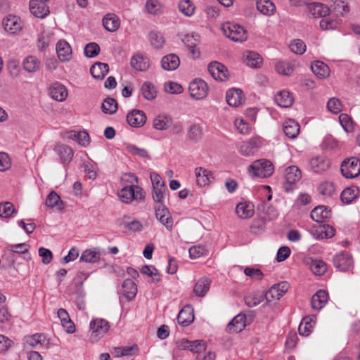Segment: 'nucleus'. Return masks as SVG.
<instances>
[{"label": "nucleus", "instance_id": "338daca9", "mask_svg": "<svg viewBox=\"0 0 360 360\" xmlns=\"http://www.w3.org/2000/svg\"><path fill=\"white\" fill-rule=\"evenodd\" d=\"M84 51L86 57L94 58L100 53V46L95 42H91L85 46Z\"/></svg>", "mask_w": 360, "mask_h": 360}, {"label": "nucleus", "instance_id": "c756f323", "mask_svg": "<svg viewBox=\"0 0 360 360\" xmlns=\"http://www.w3.org/2000/svg\"><path fill=\"white\" fill-rule=\"evenodd\" d=\"M311 69L313 73L320 79H326L330 75V69L324 63L316 60L311 63Z\"/></svg>", "mask_w": 360, "mask_h": 360}, {"label": "nucleus", "instance_id": "864d4df0", "mask_svg": "<svg viewBox=\"0 0 360 360\" xmlns=\"http://www.w3.org/2000/svg\"><path fill=\"white\" fill-rule=\"evenodd\" d=\"M319 193L324 197H332L335 193V185L330 181H323L318 187Z\"/></svg>", "mask_w": 360, "mask_h": 360}, {"label": "nucleus", "instance_id": "4d7b16f0", "mask_svg": "<svg viewBox=\"0 0 360 360\" xmlns=\"http://www.w3.org/2000/svg\"><path fill=\"white\" fill-rule=\"evenodd\" d=\"M100 259V252L96 250H84L80 257V260L88 262L94 263Z\"/></svg>", "mask_w": 360, "mask_h": 360}, {"label": "nucleus", "instance_id": "8fccbe9b", "mask_svg": "<svg viewBox=\"0 0 360 360\" xmlns=\"http://www.w3.org/2000/svg\"><path fill=\"white\" fill-rule=\"evenodd\" d=\"M141 95L147 100H153L157 96L155 86L149 82H144L141 87Z\"/></svg>", "mask_w": 360, "mask_h": 360}, {"label": "nucleus", "instance_id": "6e6d98bb", "mask_svg": "<svg viewBox=\"0 0 360 360\" xmlns=\"http://www.w3.org/2000/svg\"><path fill=\"white\" fill-rule=\"evenodd\" d=\"M357 191L354 187L346 188L340 195L342 202L345 204L351 203L356 198Z\"/></svg>", "mask_w": 360, "mask_h": 360}, {"label": "nucleus", "instance_id": "412c9836", "mask_svg": "<svg viewBox=\"0 0 360 360\" xmlns=\"http://www.w3.org/2000/svg\"><path fill=\"white\" fill-rule=\"evenodd\" d=\"M310 216L314 221L321 223L330 217V210L324 205L317 206L312 210Z\"/></svg>", "mask_w": 360, "mask_h": 360}, {"label": "nucleus", "instance_id": "c9c22d12", "mask_svg": "<svg viewBox=\"0 0 360 360\" xmlns=\"http://www.w3.org/2000/svg\"><path fill=\"white\" fill-rule=\"evenodd\" d=\"M275 101L281 108H288L292 105L294 98L289 91H281L275 96Z\"/></svg>", "mask_w": 360, "mask_h": 360}, {"label": "nucleus", "instance_id": "603ef678", "mask_svg": "<svg viewBox=\"0 0 360 360\" xmlns=\"http://www.w3.org/2000/svg\"><path fill=\"white\" fill-rule=\"evenodd\" d=\"M45 205L49 208H63V202L60 196L55 191H51L46 197Z\"/></svg>", "mask_w": 360, "mask_h": 360}, {"label": "nucleus", "instance_id": "4468645a", "mask_svg": "<svg viewBox=\"0 0 360 360\" xmlns=\"http://www.w3.org/2000/svg\"><path fill=\"white\" fill-rule=\"evenodd\" d=\"M56 53L59 60L62 62L70 61L72 56V48L65 40H59L56 46Z\"/></svg>", "mask_w": 360, "mask_h": 360}, {"label": "nucleus", "instance_id": "a18cd8bd", "mask_svg": "<svg viewBox=\"0 0 360 360\" xmlns=\"http://www.w3.org/2000/svg\"><path fill=\"white\" fill-rule=\"evenodd\" d=\"M168 195V191L167 187L155 188L153 191L152 198L158 205L164 206L165 202Z\"/></svg>", "mask_w": 360, "mask_h": 360}, {"label": "nucleus", "instance_id": "ddd939ff", "mask_svg": "<svg viewBox=\"0 0 360 360\" xmlns=\"http://www.w3.org/2000/svg\"><path fill=\"white\" fill-rule=\"evenodd\" d=\"M30 11L31 13L38 18H44L49 13V8L43 1L31 0L30 1Z\"/></svg>", "mask_w": 360, "mask_h": 360}, {"label": "nucleus", "instance_id": "aec40b11", "mask_svg": "<svg viewBox=\"0 0 360 360\" xmlns=\"http://www.w3.org/2000/svg\"><path fill=\"white\" fill-rule=\"evenodd\" d=\"M194 320L193 308L191 305H186L179 311L177 316L179 324L187 326Z\"/></svg>", "mask_w": 360, "mask_h": 360}, {"label": "nucleus", "instance_id": "39448f33", "mask_svg": "<svg viewBox=\"0 0 360 360\" xmlns=\"http://www.w3.org/2000/svg\"><path fill=\"white\" fill-rule=\"evenodd\" d=\"M190 96L196 99H202L208 94V86L205 81L200 79H193L188 86Z\"/></svg>", "mask_w": 360, "mask_h": 360}, {"label": "nucleus", "instance_id": "f704fd0d", "mask_svg": "<svg viewBox=\"0 0 360 360\" xmlns=\"http://www.w3.org/2000/svg\"><path fill=\"white\" fill-rule=\"evenodd\" d=\"M283 132L289 139H295L300 133V125L293 120H288L284 122Z\"/></svg>", "mask_w": 360, "mask_h": 360}, {"label": "nucleus", "instance_id": "bf43d9fd", "mask_svg": "<svg viewBox=\"0 0 360 360\" xmlns=\"http://www.w3.org/2000/svg\"><path fill=\"white\" fill-rule=\"evenodd\" d=\"M276 72L282 75L289 76L293 71V66L287 61H279L276 64Z\"/></svg>", "mask_w": 360, "mask_h": 360}, {"label": "nucleus", "instance_id": "cd10ccee", "mask_svg": "<svg viewBox=\"0 0 360 360\" xmlns=\"http://www.w3.org/2000/svg\"><path fill=\"white\" fill-rule=\"evenodd\" d=\"M328 293L323 290H318L311 300V307L314 309H322L328 302Z\"/></svg>", "mask_w": 360, "mask_h": 360}, {"label": "nucleus", "instance_id": "69168bd1", "mask_svg": "<svg viewBox=\"0 0 360 360\" xmlns=\"http://www.w3.org/2000/svg\"><path fill=\"white\" fill-rule=\"evenodd\" d=\"M188 350L193 353L200 354L206 350V343L202 340L191 341Z\"/></svg>", "mask_w": 360, "mask_h": 360}, {"label": "nucleus", "instance_id": "4be33fe9", "mask_svg": "<svg viewBox=\"0 0 360 360\" xmlns=\"http://www.w3.org/2000/svg\"><path fill=\"white\" fill-rule=\"evenodd\" d=\"M211 280L207 277L199 278L193 286V292L198 297H204L210 290Z\"/></svg>", "mask_w": 360, "mask_h": 360}, {"label": "nucleus", "instance_id": "b1692460", "mask_svg": "<svg viewBox=\"0 0 360 360\" xmlns=\"http://www.w3.org/2000/svg\"><path fill=\"white\" fill-rule=\"evenodd\" d=\"M131 65L136 70L146 71L150 67V60L141 54H136L131 58Z\"/></svg>", "mask_w": 360, "mask_h": 360}, {"label": "nucleus", "instance_id": "7ed1b4c3", "mask_svg": "<svg viewBox=\"0 0 360 360\" xmlns=\"http://www.w3.org/2000/svg\"><path fill=\"white\" fill-rule=\"evenodd\" d=\"M120 200L124 203H130L132 200H142L144 199V192L138 186H130L124 187L118 193Z\"/></svg>", "mask_w": 360, "mask_h": 360}, {"label": "nucleus", "instance_id": "49530a36", "mask_svg": "<svg viewBox=\"0 0 360 360\" xmlns=\"http://www.w3.org/2000/svg\"><path fill=\"white\" fill-rule=\"evenodd\" d=\"M198 36L197 34L186 35L184 37L183 41L188 46L192 56L198 58L200 56V51L196 46L195 41L198 40Z\"/></svg>", "mask_w": 360, "mask_h": 360}, {"label": "nucleus", "instance_id": "a878e982", "mask_svg": "<svg viewBox=\"0 0 360 360\" xmlns=\"http://www.w3.org/2000/svg\"><path fill=\"white\" fill-rule=\"evenodd\" d=\"M49 90L51 96L57 101H63L68 96L67 89L60 83L53 84Z\"/></svg>", "mask_w": 360, "mask_h": 360}, {"label": "nucleus", "instance_id": "680f3d73", "mask_svg": "<svg viewBox=\"0 0 360 360\" xmlns=\"http://www.w3.org/2000/svg\"><path fill=\"white\" fill-rule=\"evenodd\" d=\"M310 267L316 275H323L327 270L326 263L320 259L312 260Z\"/></svg>", "mask_w": 360, "mask_h": 360}, {"label": "nucleus", "instance_id": "3c124183", "mask_svg": "<svg viewBox=\"0 0 360 360\" xmlns=\"http://www.w3.org/2000/svg\"><path fill=\"white\" fill-rule=\"evenodd\" d=\"M148 39L150 44L157 49H162L165 43L164 36L159 32H150Z\"/></svg>", "mask_w": 360, "mask_h": 360}, {"label": "nucleus", "instance_id": "c03bdc74", "mask_svg": "<svg viewBox=\"0 0 360 360\" xmlns=\"http://www.w3.org/2000/svg\"><path fill=\"white\" fill-rule=\"evenodd\" d=\"M245 63L251 68H259L262 63V58L256 52L246 51L243 55Z\"/></svg>", "mask_w": 360, "mask_h": 360}, {"label": "nucleus", "instance_id": "58836bf2", "mask_svg": "<svg viewBox=\"0 0 360 360\" xmlns=\"http://www.w3.org/2000/svg\"><path fill=\"white\" fill-rule=\"evenodd\" d=\"M137 352L138 347L136 345H134L132 346L114 347L111 350V354L114 357L118 358L121 356H132Z\"/></svg>", "mask_w": 360, "mask_h": 360}, {"label": "nucleus", "instance_id": "7c9ffc66", "mask_svg": "<svg viewBox=\"0 0 360 360\" xmlns=\"http://www.w3.org/2000/svg\"><path fill=\"white\" fill-rule=\"evenodd\" d=\"M54 150L59 155L63 164L69 163L74 155L72 148L65 144H58Z\"/></svg>", "mask_w": 360, "mask_h": 360}, {"label": "nucleus", "instance_id": "423d86ee", "mask_svg": "<svg viewBox=\"0 0 360 360\" xmlns=\"http://www.w3.org/2000/svg\"><path fill=\"white\" fill-rule=\"evenodd\" d=\"M109 328V323L103 319H94L89 324L91 336L96 339L103 337L108 333Z\"/></svg>", "mask_w": 360, "mask_h": 360}, {"label": "nucleus", "instance_id": "473e14b6", "mask_svg": "<svg viewBox=\"0 0 360 360\" xmlns=\"http://www.w3.org/2000/svg\"><path fill=\"white\" fill-rule=\"evenodd\" d=\"M108 71V65L101 62L95 63L90 68L92 77L97 79H103Z\"/></svg>", "mask_w": 360, "mask_h": 360}, {"label": "nucleus", "instance_id": "ea45409f", "mask_svg": "<svg viewBox=\"0 0 360 360\" xmlns=\"http://www.w3.org/2000/svg\"><path fill=\"white\" fill-rule=\"evenodd\" d=\"M314 319L315 316H307L302 319L298 328L300 335L307 337L311 333L314 326Z\"/></svg>", "mask_w": 360, "mask_h": 360}, {"label": "nucleus", "instance_id": "6ab92c4d", "mask_svg": "<svg viewBox=\"0 0 360 360\" xmlns=\"http://www.w3.org/2000/svg\"><path fill=\"white\" fill-rule=\"evenodd\" d=\"M121 293L127 301L132 300L137 294V286L131 279H125L122 285Z\"/></svg>", "mask_w": 360, "mask_h": 360}, {"label": "nucleus", "instance_id": "e2e57ef3", "mask_svg": "<svg viewBox=\"0 0 360 360\" xmlns=\"http://www.w3.org/2000/svg\"><path fill=\"white\" fill-rule=\"evenodd\" d=\"M339 121L341 126L346 132L350 133L354 130L353 121L347 114H340L339 116Z\"/></svg>", "mask_w": 360, "mask_h": 360}, {"label": "nucleus", "instance_id": "2f4dec72", "mask_svg": "<svg viewBox=\"0 0 360 360\" xmlns=\"http://www.w3.org/2000/svg\"><path fill=\"white\" fill-rule=\"evenodd\" d=\"M179 58L173 53L164 56L161 60L162 68L168 71L176 70L179 66Z\"/></svg>", "mask_w": 360, "mask_h": 360}, {"label": "nucleus", "instance_id": "72a5a7b5", "mask_svg": "<svg viewBox=\"0 0 360 360\" xmlns=\"http://www.w3.org/2000/svg\"><path fill=\"white\" fill-rule=\"evenodd\" d=\"M58 317L61 321L62 326L65 328L68 333H73L75 331V326L74 323L71 321L68 313L64 309H59L58 310Z\"/></svg>", "mask_w": 360, "mask_h": 360}, {"label": "nucleus", "instance_id": "e433bc0d", "mask_svg": "<svg viewBox=\"0 0 360 360\" xmlns=\"http://www.w3.org/2000/svg\"><path fill=\"white\" fill-rule=\"evenodd\" d=\"M237 215L241 219H248L254 215V206L247 202H240L236 207Z\"/></svg>", "mask_w": 360, "mask_h": 360}, {"label": "nucleus", "instance_id": "4c0bfd02", "mask_svg": "<svg viewBox=\"0 0 360 360\" xmlns=\"http://www.w3.org/2000/svg\"><path fill=\"white\" fill-rule=\"evenodd\" d=\"M309 13L314 18L326 17L330 11L329 8L321 3H314L308 6Z\"/></svg>", "mask_w": 360, "mask_h": 360}, {"label": "nucleus", "instance_id": "5fc2aeb1", "mask_svg": "<svg viewBox=\"0 0 360 360\" xmlns=\"http://www.w3.org/2000/svg\"><path fill=\"white\" fill-rule=\"evenodd\" d=\"M101 108L105 114H114L117 110V103L114 98L108 97L103 101Z\"/></svg>", "mask_w": 360, "mask_h": 360}, {"label": "nucleus", "instance_id": "1a4fd4ad", "mask_svg": "<svg viewBox=\"0 0 360 360\" xmlns=\"http://www.w3.org/2000/svg\"><path fill=\"white\" fill-rule=\"evenodd\" d=\"M207 70L215 80L224 82L229 78L228 70L221 63L217 61L210 63L208 65Z\"/></svg>", "mask_w": 360, "mask_h": 360}, {"label": "nucleus", "instance_id": "6e6552de", "mask_svg": "<svg viewBox=\"0 0 360 360\" xmlns=\"http://www.w3.org/2000/svg\"><path fill=\"white\" fill-rule=\"evenodd\" d=\"M334 266L341 271H347L353 266V259L347 252H341L333 257Z\"/></svg>", "mask_w": 360, "mask_h": 360}, {"label": "nucleus", "instance_id": "f8f14e48", "mask_svg": "<svg viewBox=\"0 0 360 360\" xmlns=\"http://www.w3.org/2000/svg\"><path fill=\"white\" fill-rule=\"evenodd\" d=\"M330 165L329 160L322 155L314 157L309 162L310 169L318 174L326 172L330 167Z\"/></svg>", "mask_w": 360, "mask_h": 360}, {"label": "nucleus", "instance_id": "37998d69", "mask_svg": "<svg viewBox=\"0 0 360 360\" xmlns=\"http://www.w3.org/2000/svg\"><path fill=\"white\" fill-rule=\"evenodd\" d=\"M45 338L42 334L36 333L32 335L26 336L24 338V345L25 348H38L44 342Z\"/></svg>", "mask_w": 360, "mask_h": 360}, {"label": "nucleus", "instance_id": "c85d7f7f", "mask_svg": "<svg viewBox=\"0 0 360 360\" xmlns=\"http://www.w3.org/2000/svg\"><path fill=\"white\" fill-rule=\"evenodd\" d=\"M25 246H27L26 243H19L16 245H8L5 248L2 258L7 262L9 267L13 266L15 262V255L13 253L15 248H22Z\"/></svg>", "mask_w": 360, "mask_h": 360}, {"label": "nucleus", "instance_id": "0eeeda50", "mask_svg": "<svg viewBox=\"0 0 360 360\" xmlns=\"http://www.w3.org/2000/svg\"><path fill=\"white\" fill-rule=\"evenodd\" d=\"M289 288V284L286 281L280 282L273 285L265 293L264 297L266 302L278 300L286 293Z\"/></svg>", "mask_w": 360, "mask_h": 360}, {"label": "nucleus", "instance_id": "09e8293b", "mask_svg": "<svg viewBox=\"0 0 360 360\" xmlns=\"http://www.w3.org/2000/svg\"><path fill=\"white\" fill-rule=\"evenodd\" d=\"M265 299L264 295L259 292H251L244 297L245 304L249 307H255Z\"/></svg>", "mask_w": 360, "mask_h": 360}, {"label": "nucleus", "instance_id": "f257e3e1", "mask_svg": "<svg viewBox=\"0 0 360 360\" xmlns=\"http://www.w3.org/2000/svg\"><path fill=\"white\" fill-rule=\"evenodd\" d=\"M221 30L224 34L233 41L242 42L247 39V34L245 29L234 22H227L222 25Z\"/></svg>", "mask_w": 360, "mask_h": 360}, {"label": "nucleus", "instance_id": "f03ea898", "mask_svg": "<svg viewBox=\"0 0 360 360\" xmlns=\"http://www.w3.org/2000/svg\"><path fill=\"white\" fill-rule=\"evenodd\" d=\"M249 172L255 176L266 178L274 172V166L271 161L266 159H260L255 161L248 169Z\"/></svg>", "mask_w": 360, "mask_h": 360}, {"label": "nucleus", "instance_id": "20e7f679", "mask_svg": "<svg viewBox=\"0 0 360 360\" xmlns=\"http://www.w3.org/2000/svg\"><path fill=\"white\" fill-rule=\"evenodd\" d=\"M342 174L347 179H354L360 174V160L351 158L345 160L340 167Z\"/></svg>", "mask_w": 360, "mask_h": 360}, {"label": "nucleus", "instance_id": "5701e85b", "mask_svg": "<svg viewBox=\"0 0 360 360\" xmlns=\"http://www.w3.org/2000/svg\"><path fill=\"white\" fill-rule=\"evenodd\" d=\"M103 25L109 32L117 31L120 26V20L114 13H108L103 18Z\"/></svg>", "mask_w": 360, "mask_h": 360}, {"label": "nucleus", "instance_id": "13d9d810", "mask_svg": "<svg viewBox=\"0 0 360 360\" xmlns=\"http://www.w3.org/2000/svg\"><path fill=\"white\" fill-rule=\"evenodd\" d=\"M141 272L143 274L150 276L152 278V281L155 283H158L161 279L160 274L153 266H143Z\"/></svg>", "mask_w": 360, "mask_h": 360}, {"label": "nucleus", "instance_id": "2eb2a0df", "mask_svg": "<svg viewBox=\"0 0 360 360\" xmlns=\"http://www.w3.org/2000/svg\"><path fill=\"white\" fill-rule=\"evenodd\" d=\"M155 217L157 219L167 228V229L172 230L173 227V220L169 210L165 205L156 206Z\"/></svg>", "mask_w": 360, "mask_h": 360}, {"label": "nucleus", "instance_id": "a19ab883", "mask_svg": "<svg viewBox=\"0 0 360 360\" xmlns=\"http://www.w3.org/2000/svg\"><path fill=\"white\" fill-rule=\"evenodd\" d=\"M172 123V118L165 114L157 115L153 121V127L157 130L167 129L171 126Z\"/></svg>", "mask_w": 360, "mask_h": 360}, {"label": "nucleus", "instance_id": "0e129e2a", "mask_svg": "<svg viewBox=\"0 0 360 360\" xmlns=\"http://www.w3.org/2000/svg\"><path fill=\"white\" fill-rule=\"evenodd\" d=\"M179 9L186 16H191L194 13L195 6L190 0H183L179 4Z\"/></svg>", "mask_w": 360, "mask_h": 360}, {"label": "nucleus", "instance_id": "052dcab7", "mask_svg": "<svg viewBox=\"0 0 360 360\" xmlns=\"http://www.w3.org/2000/svg\"><path fill=\"white\" fill-rule=\"evenodd\" d=\"M16 212L13 205L10 202L0 203V217L9 218Z\"/></svg>", "mask_w": 360, "mask_h": 360}, {"label": "nucleus", "instance_id": "393cba45", "mask_svg": "<svg viewBox=\"0 0 360 360\" xmlns=\"http://www.w3.org/2000/svg\"><path fill=\"white\" fill-rule=\"evenodd\" d=\"M195 173L197 184L200 186L208 185L213 179L212 172L203 167L196 168Z\"/></svg>", "mask_w": 360, "mask_h": 360}, {"label": "nucleus", "instance_id": "f3484780", "mask_svg": "<svg viewBox=\"0 0 360 360\" xmlns=\"http://www.w3.org/2000/svg\"><path fill=\"white\" fill-rule=\"evenodd\" d=\"M226 98L227 103L232 107H238L245 101L244 94L239 89H229Z\"/></svg>", "mask_w": 360, "mask_h": 360}, {"label": "nucleus", "instance_id": "9b49d317", "mask_svg": "<svg viewBox=\"0 0 360 360\" xmlns=\"http://www.w3.org/2000/svg\"><path fill=\"white\" fill-rule=\"evenodd\" d=\"M3 25L6 32L13 34L19 33L22 28L21 19L13 15H7L3 20Z\"/></svg>", "mask_w": 360, "mask_h": 360}, {"label": "nucleus", "instance_id": "de8ad7c7", "mask_svg": "<svg viewBox=\"0 0 360 360\" xmlns=\"http://www.w3.org/2000/svg\"><path fill=\"white\" fill-rule=\"evenodd\" d=\"M40 64L39 59L34 56L26 57L22 63L24 70L28 72H35L39 70Z\"/></svg>", "mask_w": 360, "mask_h": 360}, {"label": "nucleus", "instance_id": "bb28decb", "mask_svg": "<svg viewBox=\"0 0 360 360\" xmlns=\"http://www.w3.org/2000/svg\"><path fill=\"white\" fill-rule=\"evenodd\" d=\"M301 179V171L297 166H289L285 170V181L290 186L295 184Z\"/></svg>", "mask_w": 360, "mask_h": 360}, {"label": "nucleus", "instance_id": "79ce46f5", "mask_svg": "<svg viewBox=\"0 0 360 360\" xmlns=\"http://www.w3.org/2000/svg\"><path fill=\"white\" fill-rule=\"evenodd\" d=\"M257 9L262 14L271 15L276 12V6L270 0H257Z\"/></svg>", "mask_w": 360, "mask_h": 360}, {"label": "nucleus", "instance_id": "dca6fc26", "mask_svg": "<svg viewBox=\"0 0 360 360\" xmlns=\"http://www.w3.org/2000/svg\"><path fill=\"white\" fill-rule=\"evenodd\" d=\"M147 120L143 111L133 110L127 116L128 124L133 127H141L144 125Z\"/></svg>", "mask_w": 360, "mask_h": 360}, {"label": "nucleus", "instance_id": "9d476101", "mask_svg": "<svg viewBox=\"0 0 360 360\" xmlns=\"http://www.w3.org/2000/svg\"><path fill=\"white\" fill-rule=\"evenodd\" d=\"M262 145V141L259 137H252L248 141L240 144L239 153L245 156L252 155Z\"/></svg>", "mask_w": 360, "mask_h": 360}, {"label": "nucleus", "instance_id": "774afa93", "mask_svg": "<svg viewBox=\"0 0 360 360\" xmlns=\"http://www.w3.org/2000/svg\"><path fill=\"white\" fill-rule=\"evenodd\" d=\"M202 134V127L198 124H193L190 127L188 131V138L190 140L196 141L199 140Z\"/></svg>", "mask_w": 360, "mask_h": 360}, {"label": "nucleus", "instance_id": "a211bd4d", "mask_svg": "<svg viewBox=\"0 0 360 360\" xmlns=\"http://www.w3.org/2000/svg\"><path fill=\"white\" fill-rule=\"evenodd\" d=\"M246 326V316L245 314L236 315L228 324L226 330L229 333H237L242 331Z\"/></svg>", "mask_w": 360, "mask_h": 360}]
</instances>
